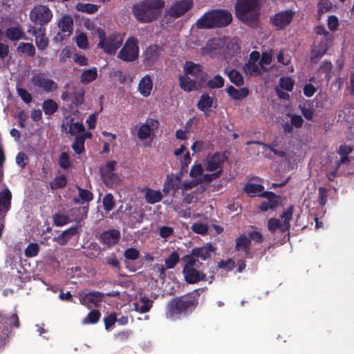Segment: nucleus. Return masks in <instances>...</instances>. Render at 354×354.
Here are the masks:
<instances>
[{"label": "nucleus", "mask_w": 354, "mask_h": 354, "mask_svg": "<svg viewBox=\"0 0 354 354\" xmlns=\"http://www.w3.org/2000/svg\"><path fill=\"white\" fill-rule=\"evenodd\" d=\"M164 3L162 0H145L133 6V15L140 22H151L157 18L158 10L164 6Z\"/></svg>", "instance_id": "obj_1"}, {"label": "nucleus", "mask_w": 354, "mask_h": 354, "mask_svg": "<svg viewBox=\"0 0 354 354\" xmlns=\"http://www.w3.org/2000/svg\"><path fill=\"white\" fill-rule=\"evenodd\" d=\"M259 0H238L236 3L237 17L243 21H253L258 17Z\"/></svg>", "instance_id": "obj_2"}, {"label": "nucleus", "mask_w": 354, "mask_h": 354, "mask_svg": "<svg viewBox=\"0 0 354 354\" xmlns=\"http://www.w3.org/2000/svg\"><path fill=\"white\" fill-rule=\"evenodd\" d=\"M20 322L16 314L10 316H3L0 313V347L6 344L10 335L12 333L13 328H19Z\"/></svg>", "instance_id": "obj_3"}, {"label": "nucleus", "mask_w": 354, "mask_h": 354, "mask_svg": "<svg viewBox=\"0 0 354 354\" xmlns=\"http://www.w3.org/2000/svg\"><path fill=\"white\" fill-rule=\"evenodd\" d=\"M97 32L100 38L97 46L103 48L108 54H114L122 45V39L118 35H111L106 38L105 33L102 30H98Z\"/></svg>", "instance_id": "obj_4"}, {"label": "nucleus", "mask_w": 354, "mask_h": 354, "mask_svg": "<svg viewBox=\"0 0 354 354\" xmlns=\"http://www.w3.org/2000/svg\"><path fill=\"white\" fill-rule=\"evenodd\" d=\"M118 57L125 62H133L138 57V45L136 39L129 38L120 50Z\"/></svg>", "instance_id": "obj_5"}, {"label": "nucleus", "mask_w": 354, "mask_h": 354, "mask_svg": "<svg viewBox=\"0 0 354 354\" xmlns=\"http://www.w3.org/2000/svg\"><path fill=\"white\" fill-rule=\"evenodd\" d=\"M30 20L41 26L48 24L52 19V12L46 6L39 5L30 12Z\"/></svg>", "instance_id": "obj_6"}, {"label": "nucleus", "mask_w": 354, "mask_h": 354, "mask_svg": "<svg viewBox=\"0 0 354 354\" xmlns=\"http://www.w3.org/2000/svg\"><path fill=\"white\" fill-rule=\"evenodd\" d=\"M193 0H180L176 1L165 11V17L178 18L186 13L193 6Z\"/></svg>", "instance_id": "obj_7"}, {"label": "nucleus", "mask_w": 354, "mask_h": 354, "mask_svg": "<svg viewBox=\"0 0 354 354\" xmlns=\"http://www.w3.org/2000/svg\"><path fill=\"white\" fill-rule=\"evenodd\" d=\"M104 297V294L100 292H81L80 294V301L89 308H98Z\"/></svg>", "instance_id": "obj_8"}, {"label": "nucleus", "mask_w": 354, "mask_h": 354, "mask_svg": "<svg viewBox=\"0 0 354 354\" xmlns=\"http://www.w3.org/2000/svg\"><path fill=\"white\" fill-rule=\"evenodd\" d=\"M32 83L46 92H52L57 89L58 86L53 80L46 78L43 74L34 75L31 79Z\"/></svg>", "instance_id": "obj_9"}, {"label": "nucleus", "mask_w": 354, "mask_h": 354, "mask_svg": "<svg viewBox=\"0 0 354 354\" xmlns=\"http://www.w3.org/2000/svg\"><path fill=\"white\" fill-rule=\"evenodd\" d=\"M184 71L185 75H191L194 80L198 81L199 84L206 80L207 74L202 71L201 66L192 62H187L185 63Z\"/></svg>", "instance_id": "obj_10"}, {"label": "nucleus", "mask_w": 354, "mask_h": 354, "mask_svg": "<svg viewBox=\"0 0 354 354\" xmlns=\"http://www.w3.org/2000/svg\"><path fill=\"white\" fill-rule=\"evenodd\" d=\"M163 49L157 44H153L147 47L143 54L144 63L148 66H151L158 61Z\"/></svg>", "instance_id": "obj_11"}, {"label": "nucleus", "mask_w": 354, "mask_h": 354, "mask_svg": "<svg viewBox=\"0 0 354 354\" xmlns=\"http://www.w3.org/2000/svg\"><path fill=\"white\" fill-rule=\"evenodd\" d=\"M183 274L185 281L189 283H196L206 279V275L194 268L185 266L183 268Z\"/></svg>", "instance_id": "obj_12"}, {"label": "nucleus", "mask_w": 354, "mask_h": 354, "mask_svg": "<svg viewBox=\"0 0 354 354\" xmlns=\"http://www.w3.org/2000/svg\"><path fill=\"white\" fill-rule=\"evenodd\" d=\"M158 125L159 122L158 120L151 118L147 119L146 123L142 124L138 131V138L141 140L148 138L151 135V131L157 129Z\"/></svg>", "instance_id": "obj_13"}, {"label": "nucleus", "mask_w": 354, "mask_h": 354, "mask_svg": "<svg viewBox=\"0 0 354 354\" xmlns=\"http://www.w3.org/2000/svg\"><path fill=\"white\" fill-rule=\"evenodd\" d=\"M212 12L216 27L226 26L231 23L232 17L228 11L216 10H212Z\"/></svg>", "instance_id": "obj_14"}, {"label": "nucleus", "mask_w": 354, "mask_h": 354, "mask_svg": "<svg viewBox=\"0 0 354 354\" xmlns=\"http://www.w3.org/2000/svg\"><path fill=\"white\" fill-rule=\"evenodd\" d=\"M73 121V118L71 117H66L64 118L62 128L63 129H65L66 131L67 127H69L68 133L72 135L75 136V137L77 135V133H82L84 132L85 128L82 123L81 122H74L72 123Z\"/></svg>", "instance_id": "obj_15"}, {"label": "nucleus", "mask_w": 354, "mask_h": 354, "mask_svg": "<svg viewBox=\"0 0 354 354\" xmlns=\"http://www.w3.org/2000/svg\"><path fill=\"white\" fill-rule=\"evenodd\" d=\"M288 212H284L281 217L283 221L279 218H270L268 222V227L270 231H274L279 229L281 232H284L288 230Z\"/></svg>", "instance_id": "obj_16"}, {"label": "nucleus", "mask_w": 354, "mask_h": 354, "mask_svg": "<svg viewBox=\"0 0 354 354\" xmlns=\"http://www.w3.org/2000/svg\"><path fill=\"white\" fill-rule=\"evenodd\" d=\"M225 46L224 39L214 38L208 41L205 47L201 48L203 55H211L212 53L223 48Z\"/></svg>", "instance_id": "obj_17"}, {"label": "nucleus", "mask_w": 354, "mask_h": 354, "mask_svg": "<svg viewBox=\"0 0 354 354\" xmlns=\"http://www.w3.org/2000/svg\"><path fill=\"white\" fill-rule=\"evenodd\" d=\"M169 306L171 310H186L196 308V305L195 300L180 297L173 299L170 302Z\"/></svg>", "instance_id": "obj_18"}, {"label": "nucleus", "mask_w": 354, "mask_h": 354, "mask_svg": "<svg viewBox=\"0 0 354 354\" xmlns=\"http://www.w3.org/2000/svg\"><path fill=\"white\" fill-rule=\"evenodd\" d=\"M259 196L266 198L268 201H263L259 205V209L262 211H266L268 209H274L278 205L277 198L278 196L272 192H264L259 194Z\"/></svg>", "instance_id": "obj_19"}, {"label": "nucleus", "mask_w": 354, "mask_h": 354, "mask_svg": "<svg viewBox=\"0 0 354 354\" xmlns=\"http://www.w3.org/2000/svg\"><path fill=\"white\" fill-rule=\"evenodd\" d=\"M225 159V155L216 153L207 159L205 169L209 171H213L218 169H221V165Z\"/></svg>", "instance_id": "obj_20"}, {"label": "nucleus", "mask_w": 354, "mask_h": 354, "mask_svg": "<svg viewBox=\"0 0 354 354\" xmlns=\"http://www.w3.org/2000/svg\"><path fill=\"white\" fill-rule=\"evenodd\" d=\"M196 27L198 29L215 28V22L212 10L206 12L196 22Z\"/></svg>", "instance_id": "obj_21"}, {"label": "nucleus", "mask_w": 354, "mask_h": 354, "mask_svg": "<svg viewBox=\"0 0 354 354\" xmlns=\"http://www.w3.org/2000/svg\"><path fill=\"white\" fill-rule=\"evenodd\" d=\"M329 44L327 41H320L317 46H315L311 50L310 60L316 63L328 50Z\"/></svg>", "instance_id": "obj_22"}, {"label": "nucleus", "mask_w": 354, "mask_h": 354, "mask_svg": "<svg viewBox=\"0 0 354 354\" xmlns=\"http://www.w3.org/2000/svg\"><path fill=\"white\" fill-rule=\"evenodd\" d=\"M120 234L118 230H110L104 232L101 234V240L104 244L109 246L113 245L118 243L120 239Z\"/></svg>", "instance_id": "obj_23"}, {"label": "nucleus", "mask_w": 354, "mask_h": 354, "mask_svg": "<svg viewBox=\"0 0 354 354\" xmlns=\"http://www.w3.org/2000/svg\"><path fill=\"white\" fill-rule=\"evenodd\" d=\"M215 248L210 244H207L206 245L194 248L192 251V254L194 257H199L203 260H205L210 257V253L214 252Z\"/></svg>", "instance_id": "obj_24"}, {"label": "nucleus", "mask_w": 354, "mask_h": 354, "mask_svg": "<svg viewBox=\"0 0 354 354\" xmlns=\"http://www.w3.org/2000/svg\"><path fill=\"white\" fill-rule=\"evenodd\" d=\"M11 192L8 189L0 192V212H7L10 206Z\"/></svg>", "instance_id": "obj_25"}, {"label": "nucleus", "mask_w": 354, "mask_h": 354, "mask_svg": "<svg viewBox=\"0 0 354 354\" xmlns=\"http://www.w3.org/2000/svg\"><path fill=\"white\" fill-rule=\"evenodd\" d=\"M152 80L149 75L145 76L140 82L138 88L142 95L147 97L152 89Z\"/></svg>", "instance_id": "obj_26"}, {"label": "nucleus", "mask_w": 354, "mask_h": 354, "mask_svg": "<svg viewBox=\"0 0 354 354\" xmlns=\"http://www.w3.org/2000/svg\"><path fill=\"white\" fill-rule=\"evenodd\" d=\"M180 86L182 89L186 91H190L193 89H197L196 83L198 81L192 78L189 76H180Z\"/></svg>", "instance_id": "obj_27"}, {"label": "nucleus", "mask_w": 354, "mask_h": 354, "mask_svg": "<svg viewBox=\"0 0 354 354\" xmlns=\"http://www.w3.org/2000/svg\"><path fill=\"white\" fill-rule=\"evenodd\" d=\"M77 225L71 227L69 229L64 231L57 238L55 239V241L59 245H64L70 238L77 234Z\"/></svg>", "instance_id": "obj_28"}, {"label": "nucleus", "mask_w": 354, "mask_h": 354, "mask_svg": "<svg viewBox=\"0 0 354 354\" xmlns=\"http://www.w3.org/2000/svg\"><path fill=\"white\" fill-rule=\"evenodd\" d=\"M58 26L64 32L71 35L73 29V20L69 15L64 16L59 21Z\"/></svg>", "instance_id": "obj_29"}, {"label": "nucleus", "mask_w": 354, "mask_h": 354, "mask_svg": "<svg viewBox=\"0 0 354 354\" xmlns=\"http://www.w3.org/2000/svg\"><path fill=\"white\" fill-rule=\"evenodd\" d=\"M227 93L234 100H242L248 95V89L247 88H241L236 89L232 86L227 87Z\"/></svg>", "instance_id": "obj_30"}, {"label": "nucleus", "mask_w": 354, "mask_h": 354, "mask_svg": "<svg viewBox=\"0 0 354 354\" xmlns=\"http://www.w3.org/2000/svg\"><path fill=\"white\" fill-rule=\"evenodd\" d=\"M299 108L303 116L308 120H311L313 118L314 111L309 101L304 100L301 102Z\"/></svg>", "instance_id": "obj_31"}, {"label": "nucleus", "mask_w": 354, "mask_h": 354, "mask_svg": "<svg viewBox=\"0 0 354 354\" xmlns=\"http://www.w3.org/2000/svg\"><path fill=\"white\" fill-rule=\"evenodd\" d=\"M145 197L147 203L153 204L160 201L162 198V195L160 191L146 189Z\"/></svg>", "instance_id": "obj_32"}, {"label": "nucleus", "mask_w": 354, "mask_h": 354, "mask_svg": "<svg viewBox=\"0 0 354 354\" xmlns=\"http://www.w3.org/2000/svg\"><path fill=\"white\" fill-rule=\"evenodd\" d=\"M102 176L104 178V183L107 186L113 187L114 185H118L121 181L120 176L113 172H106L102 174Z\"/></svg>", "instance_id": "obj_33"}, {"label": "nucleus", "mask_w": 354, "mask_h": 354, "mask_svg": "<svg viewBox=\"0 0 354 354\" xmlns=\"http://www.w3.org/2000/svg\"><path fill=\"white\" fill-rule=\"evenodd\" d=\"M97 73L95 68L84 71L80 77L81 82L87 84L97 78Z\"/></svg>", "instance_id": "obj_34"}, {"label": "nucleus", "mask_w": 354, "mask_h": 354, "mask_svg": "<svg viewBox=\"0 0 354 354\" xmlns=\"http://www.w3.org/2000/svg\"><path fill=\"white\" fill-rule=\"evenodd\" d=\"M273 24L278 29L286 27L288 25V11L276 15L273 19Z\"/></svg>", "instance_id": "obj_35"}, {"label": "nucleus", "mask_w": 354, "mask_h": 354, "mask_svg": "<svg viewBox=\"0 0 354 354\" xmlns=\"http://www.w3.org/2000/svg\"><path fill=\"white\" fill-rule=\"evenodd\" d=\"M276 93L281 99H287L288 95V77H281L280 79L279 85L275 88Z\"/></svg>", "instance_id": "obj_36"}, {"label": "nucleus", "mask_w": 354, "mask_h": 354, "mask_svg": "<svg viewBox=\"0 0 354 354\" xmlns=\"http://www.w3.org/2000/svg\"><path fill=\"white\" fill-rule=\"evenodd\" d=\"M244 71L246 73L252 74L253 73H260L262 71H265L266 68L263 65L261 64L260 62L258 64L254 63H245L243 66Z\"/></svg>", "instance_id": "obj_37"}, {"label": "nucleus", "mask_w": 354, "mask_h": 354, "mask_svg": "<svg viewBox=\"0 0 354 354\" xmlns=\"http://www.w3.org/2000/svg\"><path fill=\"white\" fill-rule=\"evenodd\" d=\"M213 98L209 97L207 94H204L201 97L198 102V107L199 109L205 111L212 106Z\"/></svg>", "instance_id": "obj_38"}, {"label": "nucleus", "mask_w": 354, "mask_h": 354, "mask_svg": "<svg viewBox=\"0 0 354 354\" xmlns=\"http://www.w3.org/2000/svg\"><path fill=\"white\" fill-rule=\"evenodd\" d=\"M17 50L18 52L26 53L30 57H33L35 54V46L30 43H20Z\"/></svg>", "instance_id": "obj_39"}, {"label": "nucleus", "mask_w": 354, "mask_h": 354, "mask_svg": "<svg viewBox=\"0 0 354 354\" xmlns=\"http://www.w3.org/2000/svg\"><path fill=\"white\" fill-rule=\"evenodd\" d=\"M85 136L84 135L77 136L75 138V142L72 145V148L77 154H81L84 150V145Z\"/></svg>", "instance_id": "obj_40"}, {"label": "nucleus", "mask_w": 354, "mask_h": 354, "mask_svg": "<svg viewBox=\"0 0 354 354\" xmlns=\"http://www.w3.org/2000/svg\"><path fill=\"white\" fill-rule=\"evenodd\" d=\"M97 8L98 6L97 5L91 3H78L76 5V9L78 11L89 14L95 12L97 10Z\"/></svg>", "instance_id": "obj_41"}, {"label": "nucleus", "mask_w": 354, "mask_h": 354, "mask_svg": "<svg viewBox=\"0 0 354 354\" xmlns=\"http://www.w3.org/2000/svg\"><path fill=\"white\" fill-rule=\"evenodd\" d=\"M58 109L57 103L51 100L48 99L43 102V109L46 114L51 115L54 113Z\"/></svg>", "instance_id": "obj_42"}, {"label": "nucleus", "mask_w": 354, "mask_h": 354, "mask_svg": "<svg viewBox=\"0 0 354 354\" xmlns=\"http://www.w3.org/2000/svg\"><path fill=\"white\" fill-rule=\"evenodd\" d=\"M315 32L318 35L324 36V39L321 41H327L328 44L333 40V35L328 30H326L324 26H317L315 28Z\"/></svg>", "instance_id": "obj_43"}, {"label": "nucleus", "mask_w": 354, "mask_h": 354, "mask_svg": "<svg viewBox=\"0 0 354 354\" xmlns=\"http://www.w3.org/2000/svg\"><path fill=\"white\" fill-rule=\"evenodd\" d=\"M243 189L247 194H251V196L263 192V187L259 184L248 183L244 187Z\"/></svg>", "instance_id": "obj_44"}, {"label": "nucleus", "mask_w": 354, "mask_h": 354, "mask_svg": "<svg viewBox=\"0 0 354 354\" xmlns=\"http://www.w3.org/2000/svg\"><path fill=\"white\" fill-rule=\"evenodd\" d=\"M101 317L100 311H90L86 317L82 320L83 324H96Z\"/></svg>", "instance_id": "obj_45"}, {"label": "nucleus", "mask_w": 354, "mask_h": 354, "mask_svg": "<svg viewBox=\"0 0 354 354\" xmlns=\"http://www.w3.org/2000/svg\"><path fill=\"white\" fill-rule=\"evenodd\" d=\"M35 42L37 48L40 50H44L48 45V39L45 35V32H40L35 37Z\"/></svg>", "instance_id": "obj_46"}, {"label": "nucleus", "mask_w": 354, "mask_h": 354, "mask_svg": "<svg viewBox=\"0 0 354 354\" xmlns=\"http://www.w3.org/2000/svg\"><path fill=\"white\" fill-rule=\"evenodd\" d=\"M227 75L231 82L236 86H241L243 84V78L241 73L236 70H231L228 72Z\"/></svg>", "instance_id": "obj_47"}, {"label": "nucleus", "mask_w": 354, "mask_h": 354, "mask_svg": "<svg viewBox=\"0 0 354 354\" xmlns=\"http://www.w3.org/2000/svg\"><path fill=\"white\" fill-rule=\"evenodd\" d=\"M21 36L22 32L19 28L11 27L6 30V37L10 40H18Z\"/></svg>", "instance_id": "obj_48"}, {"label": "nucleus", "mask_w": 354, "mask_h": 354, "mask_svg": "<svg viewBox=\"0 0 354 354\" xmlns=\"http://www.w3.org/2000/svg\"><path fill=\"white\" fill-rule=\"evenodd\" d=\"M224 80L221 75H216L212 80H209L207 86L210 88H219L223 86Z\"/></svg>", "instance_id": "obj_49"}, {"label": "nucleus", "mask_w": 354, "mask_h": 354, "mask_svg": "<svg viewBox=\"0 0 354 354\" xmlns=\"http://www.w3.org/2000/svg\"><path fill=\"white\" fill-rule=\"evenodd\" d=\"M332 8V3L329 0H319L317 3L318 15L321 16L329 11Z\"/></svg>", "instance_id": "obj_50"}, {"label": "nucleus", "mask_w": 354, "mask_h": 354, "mask_svg": "<svg viewBox=\"0 0 354 354\" xmlns=\"http://www.w3.org/2000/svg\"><path fill=\"white\" fill-rule=\"evenodd\" d=\"M132 335V332L131 330H127L118 332L115 335V339L118 343L126 342L129 340L130 337Z\"/></svg>", "instance_id": "obj_51"}, {"label": "nucleus", "mask_w": 354, "mask_h": 354, "mask_svg": "<svg viewBox=\"0 0 354 354\" xmlns=\"http://www.w3.org/2000/svg\"><path fill=\"white\" fill-rule=\"evenodd\" d=\"M250 239L245 235H241L236 241V250H239L241 248L246 249L250 244Z\"/></svg>", "instance_id": "obj_52"}, {"label": "nucleus", "mask_w": 354, "mask_h": 354, "mask_svg": "<svg viewBox=\"0 0 354 354\" xmlns=\"http://www.w3.org/2000/svg\"><path fill=\"white\" fill-rule=\"evenodd\" d=\"M53 220L55 225L57 226H62L68 223L69 217L62 214L56 213L53 216Z\"/></svg>", "instance_id": "obj_53"}, {"label": "nucleus", "mask_w": 354, "mask_h": 354, "mask_svg": "<svg viewBox=\"0 0 354 354\" xmlns=\"http://www.w3.org/2000/svg\"><path fill=\"white\" fill-rule=\"evenodd\" d=\"M103 206L106 211H110L113 208L114 201L113 196L111 194H107L103 198Z\"/></svg>", "instance_id": "obj_54"}, {"label": "nucleus", "mask_w": 354, "mask_h": 354, "mask_svg": "<svg viewBox=\"0 0 354 354\" xmlns=\"http://www.w3.org/2000/svg\"><path fill=\"white\" fill-rule=\"evenodd\" d=\"M200 184H201V181L198 180V178H194V179H192V180L184 181L181 185V189H182L183 192H185V191L191 189Z\"/></svg>", "instance_id": "obj_55"}, {"label": "nucleus", "mask_w": 354, "mask_h": 354, "mask_svg": "<svg viewBox=\"0 0 354 354\" xmlns=\"http://www.w3.org/2000/svg\"><path fill=\"white\" fill-rule=\"evenodd\" d=\"M179 261V257L177 252H172L170 256L165 259V264L167 268H174Z\"/></svg>", "instance_id": "obj_56"}, {"label": "nucleus", "mask_w": 354, "mask_h": 354, "mask_svg": "<svg viewBox=\"0 0 354 354\" xmlns=\"http://www.w3.org/2000/svg\"><path fill=\"white\" fill-rule=\"evenodd\" d=\"M328 191L326 188L320 187L318 189V202L321 206H324L327 202Z\"/></svg>", "instance_id": "obj_57"}, {"label": "nucleus", "mask_w": 354, "mask_h": 354, "mask_svg": "<svg viewBox=\"0 0 354 354\" xmlns=\"http://www.w3.org/2000/svg\"><path fill=\"white\" fill-rule=\"evenodd\" d=\"M66 185V179L64 176H59L54 179L50 183L52 189H57L64 187Z\"/></svg>", "instance_id": "obj_58"}, {"label": "nucleus", "mask_w": 354, "mask_h": 354, "mask_svg": "<svg viewBox=\"0 0 354 354\" xmlns=\"http://www.w3.org/2000/svg\"><path fill=\"white\" fill-rule=\"evenodd\" d=\"M39 246L37 243H31L25 250V254L28 257H32L37 254Z\"/></svg>", "instance_id": "obj_59"}, {"label": "nucleus", "mask_w": 354, "mask_h": 354, "mask_svg": "<svg viewBox=\"0 0 354 354\" xmlns=\"http://www.w3.org/2000/svg\"><path fill=\"white\" fill-rule=\"evenodd\" d=\"M117 322V316L115 313H111L104 318L105 328L109 330Z\"/></svg>", "instance_id": "obj_60"}, {"label": "nucleus", "mask_w": 354, "mask_h": 354, "mask_svg": "<svg viewBox=\"0 0 354 354\" xmlns=\"http://www.w3.org/2000/svg\"><path fill=\"white\" fill-rule=\"evenodd\" d=\"M327 26L330 30H336L339 26V21L337 17L335 15L329 16L328 19Z\"/></svg>", "instance_id": "obj_61"}, {"label": "nucleus", "mask_w": 354, "mask_h": 354, "mask_svg": "<svg viewBox=\"0 0 354 354\" xmlns=\"http://www.w3.org/2000/svg\"><path fill=\"white\" fill-rule=\"evenodd\" d=\"M77 45L82 49H85L88 46L87 37L84 33H80L76 37Z\"/></svg>", "instance_id": "obj_62"}, {"label": "nucleus", "mask_w": 354, "mask_h": 354, "mask_svg": "<svg viewBox=\"0 0 354 354\" xmlns=\"http://www.w3.org/2000/svg\"><path fill=\"white\" fill-rule=\"evenodd\" d=\"M304 94L306 97H312L317 91V88L310 83L306 84L303 88Z\"/></svg>", "instance_id": "obj_63"}, {"label": "nucleus", "mask_w": 354, "mask_h": 354, "mask_svg": "<svg viewBox=\"0 0 354 354\" xmlns=\"http://www.w3.org/2000/svg\"><path fill=\"white\" fill-rule=\"evenodd\" d=\"M192 229L196 233L203 234L207 232L208 227L203 223H197L193 224Z\"/></svg>", "instance_id": "obj_64"}]
</instances>
